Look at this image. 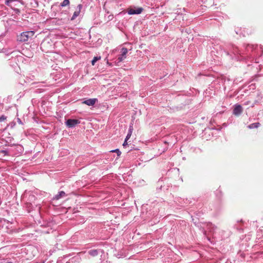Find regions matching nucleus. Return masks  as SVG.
<instances>
[{"label":"nucleus","mask_w":263,"mask_h":263,"mask_svg":"<svg viewBox=\"0 0 263 263\" xmlns=\"http://www.w3.org/2000/svg\"><path fill=\"white\" fill-rule=\"evenodd\" d=\"M126 141H127V140L125 139L124 142V143H123V146H125L127 144Z\"/></svg>","instance_id":"nucleus-23"},{"label":"nucleus","mask_w":263,"mask_h":263,"mask_svg":"<svg viewBox=\"0 0 263 263\" xmlns=\"http://www.w3.org/2000/svg\"><path fill=\"white\" fill-rule=\"evenodd\" d=\"M6 263H12V262H7Z\"/></svg>","instance_id":"nucleus-26"},{"label":"nucleus","mask_w":263,"mask_h":263,"mask_svg":"<svg viewBox=\"0 0 263 263\" xmlns=\"http://www.w3.org/2000/svg\"><path fill=\"white\" fill-rule=\"evenodd\" d=\"M82 8V5L81 4L78 5L77 10L73 13V15L71 18V21L74 20L79 15Z\"/></svg>","instance_id":"nucleus-11"},{"label":"nucleus","mask_w":263,"mask_h":263,"mask_svg":"<svg viewBox=\"0 0 263 263\" xmlns=\"http://www.w3.org/2000/svg\"><path fill=\"white\" fill-rule=\"evenodd\" d=\"M143 10V9L142 7H139L136 9L130 8L127 9V13L129 15L139 14H140Z\"/></svg>","instance_id":"nucleus-6"},{"label":"nucleus","mask_w":263,"mask_h":263,"mask_svg":"<svg viewBox=\"0 0 263 263\" xmlns=\"http://www.w3.org/2000/svg\"><path fill=\"white\" fill-rule=\"evenodd\" d=\"M110 152H112V153H117L118 156H120L121 154V152H120V151L119 149H116L112 150Z\"/></svg>","instance_id":"nucleus-18"},{"label":"nucleus","mask_w":263,"mask_h":263,"mask_svg":"<svg viewBox=\"0 0 263 263\" xmlns=\"http://www.w3.org/2000/svg\"><path fill=\"white\" fill-rule=\"evenodd\" d=\"M242 112V107L240 105H236L233 109V113L236 116L240 115Z\"/></svg>","instance_id":"nucleus-9"},{"label":"nucleus","mask_w":263,"mask_h":263,"mask_svg":"<svg viewBox=\"0 0 263 263\" xmlns=\"http://www.w3.org/2000/svg\"><path fill=\"white\" fill-rule=\"evenodd\" d=\"M17 122H18L20 124H23V123H22V121H21V120L20 118H17Z\"/></svg>","instance_id":"nucleus-22"},{"label":"nucleus","mask_w":263,"mask_h":263,"mask_svg":"<svg viewBox=\"0 0 263 263\" xmlns=\"http://www.w3.org/2000/svg\"><path fill=\"white\" fill-rule=\"evenodd\" d=\"M260 123L258 122L250 124L248 126V127L250 129L256 128L259 126Z\"/></svg>","instance_id":"nucleus-13"},{"label":"nucleus","mask_w":263,"mask_h":263,"mask_svg":"<svg viewBox=\"0 0 263 263\" xmlns=\"http://www.w3.org/2000/svg\"><path fill=\"white\" fill-rule=\"evenodd\" d=\"M127 52H128V50H127V48H126L125 47H123L122 48L121 54L119 55L118 58L117 60L118 63L122 62L123 60H124L125 59Z\"/></svg>","instance_id":"nucleus-7"},{"label":"nucleus","mask_w":263,"mask_h":263,"mask_svg":"<svg viewBox=\"0 0 263 263\" xmlns=\"http://www.w3.org/2000/svg\"><path fill=\"white\" fill-rule=\"evenodd\" d=\"M98 102V99L96 98L88 99L82 102L83 104H86L88 106H93L96 102Z\"/></svg>","instance_id":"nucleus-8"},{"label":"nucleus","mask_w":263,"mask_h":263,"mask_svg":"<svg viewBox=\"0 0 263 263\" xmlns=\"http://www.w3.org/2000/svg\"><path fill=\"white\" fill-rule=\"evenodd\" d=\"M69 4V0H64L61 3V7H65L66 6H68Z\"/></svg>","instance_id":"nucleus-15"},{"label":"nucleus","mask_w":263,"mask_h":263,"mask_svg":"<svg viewBox=\"0 0 263 263\" xmlns=\"http://www.w3.org/2000/svg\"><path fill=\"white\" fill-rule=\"evenodd\" d=\"M202 232L205 236H207L206 231L204 230V229H203Z\"/></svg>","instance_id":"nucleus-21"},{"label":"nucleus","mask_w":263,"mask_h":263,"mask_svg":"<svg viewBox=\"0 0 263 263\" xmlns=\"http://www.w3.org/2000/svg\"><path fill=\"white\" fill-rule=\"evenodd\" d=\"M230 52L234 55L233 59H235L237 61L243 60V52H241L237 47L232 45L230 49Z\"/></svg>","instance_id":"nucleus-2"},{"label":"nucleus","mask_w":263,"mask_h":263,"mask_svg":"<svg viewBox=\"0 0 263 263\" xmlns=\"http://www.w3.org/2000/svg\"><path fill=\"white\" fill-rule=\"evenodd\" d=\"M193 221L194 223L195 224H196L197 223H198L197 222V220H195L194 218H193Z\"/></svg>","instance_id":"nucleus-24"},{"label":"nucleus","mask_w":263,"mask_h":263,"mask_svg":"<svg viewBox=\"0 0 263 263\" xmlns=\"http://www.w3.org/2000/svg\"><path fill=\"white\" fill-rule=\"evenodd\" d=\"M263 49L261 45L248 44L246 46L243 51V60L247 59L251 61L255 60L256 63H258L256 58L261 57Z\"/></svg>","instance_id":"nucleus-1"},{"label":"nucleus","mask_w":263,"mask_h":263,"mask_svg":"<svg viewBox=\"0 0 263 263\" xmlns=\"http://www.w3.org/2000/svg\"><path fill=\"white\" fill-rule=\"evenodd\" d=\"M1 153L4 154L5 155H8V153L6 150H1Z\"/></svg>","instance_id":"nucleus-20"},{"label":"nucleus","mask_w":263,"mask_h":263,"mask_svg":"<svg viewBox=\"0 0 263 263\" xmlns=\"http://www.w3.org/2000/svg\"><path fill=\"white\" fill-rule=\"evenodd\" d=\"M41 48L42 51L48 52L52 48L51 43L48 40H44L41 44Z\"/></svg>","instance_id":"nucleus-4"},{"label":"nucleus","mask_w":263,"mask_h":263,"mask_svg":"<svg viewBox=\"0 0 263 263\" xmlns=\"http://www.w3.org/2000/svg\"><path fill=\"white\" fill-rule=\"evenodd\" d=\"M66 196V194L64 191H60L58 194H57L54 197L53 199L59 200L61 198Z\"/></svg>","instance_id":"nucleus-12"},{"label":"nucleus","mask_w":263,"mask_h":263,"mask_svg":"<svg viewBox=\"0 0 263 263\" xmlns=\"http://www.w3.org/2000/svg\"><path fill=\"white\" fill-rule=\"evenodd\" d=\"M9 2V1H7L6 4H7V5L8 4Z\"/></svg>","instance_id":"nucleus-25"},{"label":"nucleus","mask_w":263,"mask_h":263,"mask_svg":"<svg viewBox=\"0 0 263 263\" xmlns=\"http://www.w3.org/2000/svg\"><path fill=\"white\" fill-rule=\"evenodd\" d=\"M206 228L212 234H214V231L217 229V227L210 222L206 224Z\"/></svg>","instance_id":"nucleus-10"},{"label":"nucleus","mask_w":263,"mask_h":263,"mask_svg":"<svg viewBox=\"0 0 263 263\" xmlns=\"http://www.w3.org/2000/svg\"><path fill=\"white\" fill-rule=\"evenodd\" d=\"M101 59V57H95L91 61V64L94 65L96 62Z\"/></svg>","instance_id":"nucleus-17"},{"label":"nucleus","mask_w":263,"mask_h":263,"mask_svg":"<svg viewBox=\"0 0 263 263\" xmlns=\"http://www.w3.org/2000/svg\"><path fill=\"white\" fill-rule=\"evenodd\" d=\"M132 130H133L132 126H130L129 130H128V133L126 137V140H127L128 139H129L130 138V137L131 136L132 133Z\"/></svg>","instance_id":"nucleus-16"},{"label":"nucleus","mask_w":263,"mask_h":263,"mask_svg":"<svg viewBox=\"0 0 263 263\" xmlns=\"http://www.w3.org/2000/svg\"><path fill=\"white\" fill-rule=\"evenodd\" d=\"M6 119V117L5 116H4V115H2L0 117V122H2V121H4Z\"/></svg>","instance_id":"nucleus-19"},{"label":"nucleus","mask_w":263,"mask_h":263,"mask_svg":"<svg viewBox=\"0 0 263 263\" xmlns=\"http://www.w3.org/2000/svg\"><path fill=\"white\" fill-rule=\"evenodd\" d=\"M88 253L92 256H96L98 255V251L96 249L90 250L89 251Z\"/></svg>","instance_id":"nucleus-14"},{"label":"nucleus","mask_w":263,"mask_h":263,"mask_svg":"<svg viewBox=\"0 0 263 263\" xmlns=\"http://www.w3.org/2000/svg\"><path fill=\"white\" fill-rule=\"evenodd\" d=\"M80 123V121L78 119H68L67 120L65 124L66 126L69 128H72L74 127L76 125L79 124Z\"/></svg>","instance_id":"nucleus-5"},{"label":"nucleus","mask_w":263,"mask_h":263,"mask_svg":"<svg viewBox=\"0 0 263 263\" xmlns=\"http://www.w3.org/2000/svg\"><path fill=\"white\" fill-rule=\"evenodd\" d=\"M34 35V32L33 31L23 32L21 33L20 35L17 36V41L21 42H26L29 39L32 38Z\"/></svg>","instance_id":"nucleus-3"}]
</instances>
